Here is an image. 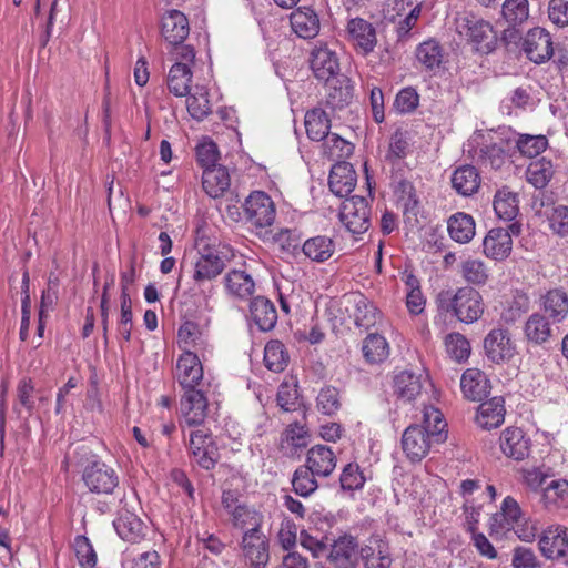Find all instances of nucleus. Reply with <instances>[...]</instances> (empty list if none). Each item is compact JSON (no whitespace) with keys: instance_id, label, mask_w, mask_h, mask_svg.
Masks as SVG:
<instances>
[{"instance_id":"nucleus-1","label":"nucleus","mask_w":568,"mask_h":568,"mask_svg":"<svg viewBox=\"0 0 568 568\" xmlns=\"http://www.w3.org/2000/svg\"><path fill=\"white\" fill-rule=\"evenodd\" d=\"M446 426L438 409H427L423 425H410L403 433L402 447L407 458L413 463L420 462L434 445L445 443L448 437Z\"/></svg>"},{"instance_id":"nucleus-2","label":"nucleus","mask_w":568,"mask_h":568,"mask_svg":"<svg viewBox=\"0 0 568 568\" xmlns=\"http://www.w3.org/2000/svg\"><path fill=\"white\" fill-rule=\"evenodd\" d=\"M436 303L439 311L449 313L466 324L478 321L484 313L481 294L471 286L442 291Z\"/></svg>"},{"instance_id":"nucleus-3","label":"nucleus","mask_w":568,"mask_h":568,"mask_svg":"<svg viewBox=\"0 0 568 568\" xmlns=\"http://www.w3.org/2000/svg\"><path fill=\"white\" fill-rule=\"evenodd\" d=\"M456 31L477 52L488 54L496 48L497 33L493 24L473 12H464L456 18Z\"/></svg>"},{"instance_id":"nucleus-4","label":"nucleus","mask_w":568,"mask_h":568,"mask_svg":"<svg viewBox=\"0 0 568 568\" xmlns=\"http://www.w3.org/2000/svg\"><path fill=\"white\" fill-rule=\"evenodd\" d=\"M275 205L271 196L263 191L252 192L244 203L246 222L256 230H264L275 221Z\"/></svg>"},{"instance_id":"nucleus-5","label":"nucleus","mask_w":568,"mask_h":568,"mask_svg":"<svg viewBox=\"0 0 568 568\" xmlns=\"http://www.w3.org/2000/svg\"><path fill=\"white\" fill-rule=\"evenodd\" d=\"M339 220L354 234L366 232L371 225L367 200L358 195L345 199L341 206Z\"/></svg>"},{"instance_id":"nucleus-6","label":"nucleus","mask_w":568,"mask_h":568,"mask_svg":"<svg viewBox=\"0 0 568 568\" xmlns=\"http://www.w3.org/2000/svg\"><path fill=\"white\" fill-rule=\"evenodd\" d=\"M82 479L91 493L112 494L119 485L116 471L100 460H93L85 466Z\"/></svg>"},{"instance_id":"nucleus-7","label":"nucleus","mask_w":568,"mask_h":568,"mask_svg":"<svg viewBox=\"0 0 568 568\" xmlns=\"http://www.w3.org/2000/svg\"><path fill=\"white\" fill-rule=\"evenodd\" d=\"M346 39L357 53L367 55L377 44L375 27L363 18H353L346 24Z\"/></svg>"},{"instance_id":"nucleus-8","label":"nucleus","mask_w":568,"mask_h":568,"mask_svg":"<svg viewBox=\"0 0 568 568\" xmlns=\"http://www.w3.org/2000/svg\"><path fill=\"white\" fill-rule=\"evenodd\" d=\"M244 557L253 568H265L270 561L268 540L260 528H248L242 537Z\"/></svg>"},{"instance_id":"nucleus-9","label":"nucleus","mask_w":568,"mask_h":568,"mask_svg":"<svg viewBox=\"0 0 568 568\" xmlns=\"http://www.w3.org/2000/svg\"><path fill=\"white\" fill-rule=\"evenodd\" d=\"M359 556L361 549L356 538L345 534L331 545L327 559L335 568H356Z\"/></svg>"},{"instance_id":"nucleus-10","label":"nucleus","mask_w":568,"mask_h":568,"mask_svg":"<svg viewBox=\"0 0 568 568\" xmlns=\"http://www.w3.org/2000/svg\"><path fill=\"white\" fill-rule=\"evenodd\" d=\"M181 414L189 427L203 424L207 415V398L201 389H186L181 398Z\"/></svg>"},{"instance_id":"nucleus-11","label":"nucleus","mask_w":568,"mask_h":568,"mask_svg":"<svg viewBox=\"0 0 568 568\" xmlns=\"http://www.w3.org/2000/svg\"><path fill=\"white\" fill-rule=\"evenodd\" d=\"M523 49L532 62H545L554 53L550 33L542 28L530 29L524 39Z\"/></svg>"},{"instance_id":"nucleus-12","label":"nucleus","mask_w":568,"mask_h":568,"mask_svg":"<svg viewBox=\"0 0 568 568\" xmlns=\"http://www.w3.org/2000/svg\"><path fill=\"white\" fill-rule=\"evenodd\" d=\"M365 568H390L393 558L389 545L378 535H373L361 548V556Z\"/></svg>"},{"instance_id":"nucleus-13","label":"nucleus","mask_w":568,"mask_h":568,"mask_svg":"<svg viewBox=\"0 0 568 568\" xmlns=\"http://www.w3.org/2000/svg\"><path fill=\"white\" fill-rule=\"evenodd\" d=\"M539 548L548 559L564 558L568 551V529L561 525L549 526L539 539Z\"/></svg>"},{"instance_id":"nucleus-14","label":"nucleus","mask_w":568,"mask_h":568,"mask_svg":"<svg viewBox=\"0 0 568 568\" xmlns=\"http://www.w3.org/2000/svg\"><path fill=\"white\" fill-rule=\"evenodd\" d=\"M541 314L552 324H559L568 317V293L559 287L547 291L540 296Z\"/></svg>"},{"instance_id":"nucleus-15","label":"nucleus","mask_w":568,"mask_h":568,"mask_svg":"<svg viewBox=\"0 0 568 568\" xmlns=\"http://www.w3.org/2000/svg\"><path fill=\"white\" fill-rule=\"evenodd\" d=\"M189 20L179 10H170L161 19V34L170 45L182 44L189 36Z\"/></svg>"},{"instance_id":"nucleus-16","label":"nucleus","mask_w":568,"mask_h":568,"mask_svg":"<svg viewBox=\"0 0 568 568\" xmlns=\"http://www.w3.org/2000/svg\"><path fill=\"white\" fill-rule=\"evenodd\" d=\"M225 266V261L217 251L202 253L194 263L192 278L197 286H201L217 277Z\"/></svg>"},{"instance_id":"nucleus-17","label":"nucleus","mask_w":568,"mask_h":568,"mask_svg":"<svg viewBox=\"0 0 568 568\" xmlns=\"http://www.w3.org/2000/svg\"><path fill=\"white\" fill-rule=\"evenodd\" d=\"M176 377L184 390L194 389L203 378V368L196 354L185 352L176 363Z\"/></svg>"},{"instance_id":"nucleus-18","label":"nucleus","mask_w":568,"mask_h":568,"mask_svg":"<svg viewBox=\"0 0 568 568\" xmlns=\"http://www.w3.org/2000/svg\"><path fill=\"white\" fill-rule=\"evenodd\" d=\"M487 357L494 363L509 359L514 354V347L507 329H491L484 341Z\"/></svg>"},{"instance_id":"nucleus-19","label":"nucleus","mask_w":568,"mask_h":568,"mask_svg":"<svg viewBox=\"0 0 568 568\" xmlns=\"http://www.w3.org/2000/svg\"><path fill=\"white\" fill-rule=\"evenodd\" d=\"M310 65L314 75L320 81L324 82L329 81L339 70V63L335 52L327 47L313 49Z\"/></svg>"},{"instance_id":"nucleus-20","label":"nucleus","mask_w":568,"mask_h":568,"mask_svg":"<svg viewBox=\"0 0 568 568\" xmlns=\"http://www.w3.org/2000/svg\"><path fill=\"white\" fill-rule=\"evenodd\" d=\"M484 254L495 261L508 257L513 248L509 231L503 227L491 229L483 241Z\"/></svg>"},{"instance_id":"nucleus-21","label":"nucleus","mask_w":568,"mask_h":568,"mask_svg":"<svg viewBox=\"0 0 568 568\" xmlns=\"http://www.w3.org/2000/svg\"><path fill=\"white\" fill-rule=\"evenodd\" d=\"M113 526L120 538L132 544L139 542L145 536L146 526L136 514L128 509L119 511Z\"/></svg>"},{"instance_id":"nucleus-22","label":"nucleus","mask_w":568,"mask_h":568,"mask_svg":"<svg viewBox=\"0 0 568 568\" xmlns=\"http://www.w3.org/2000/svg\"><path fill=\"white\" fill-rule=\"evenodd\" d=\"M460 388L467 399L480 402L489 394L490 384L484 372L468 368L462 375Z\"/></svg>"},{"instance_id":"nucleus-23","label":"nucleus","mask_w":568,"mask_h":568,"mask_svg":"<svg viewBox=\"0 0 568 568\" xmlns=\"http://www.w3.org/2000/svg\"><path fill=\"white\" fill-rule=\"evenodd\" d=\"M336 456L331 447L315 445L308 449L305 466L317 477H328L336 467Z\"/></svg>"},{"instance_id":"nucleus-24","label":"nucleus","mask_w":568,"mask_h":568,"mask_svg":"<svg viewBox=\"0 0 568 568\" xmlns=\"http://www.w3.org/2000/svg\"><path fill=\"white\" fill-rule=\"evenodd\" d=\"M329 190L337 196L348 195L356 185V172L348 162H338L331 169L328 176Z\"/></svg>"},{"instance_id":"nucleus-25","label":"nucleus","mask_w":568,"mask_h":568,"mask_svg":"<svg viewBox=\"0 0 568 568\" xmlns=\"http://www.w3.org/2000/svg\"><path fill=\"white\" fill-rule=\"evenodd\" d=\"M550 320L540 312L532 313L526 321L524 334L527 341L534 345H544L555 336V326Z\"/></svg>"},{"instance_id":"nucleus-26","label":"nucleus","mask_w":568,"mask_h":568,"mask_svg":"<svg viewBox=\"0 0 568 568\" xmlns=\"http://www.w3.org/2000/svg\"><path fill=\"white\" fill-rule=\"evenodd\" d=\"M293 31L303 39H313L320 32V19L308 7H300L290 16Z\"/></svg>"},{"instance_id":"nucleus-27","label":"nucleus","mask_w":568,"mask_h":568,"mask_svg":"<svg viewBox=\"0 0 568 568\" xmlns=\"http://www.w3.org/2000/svg\"><path fill=\"white\" fill-rule=\"evenodd\" d=\"M253 322L263 332L273 329L277 322V311L273 302L264 296H256L250 304Z\"/></svg>"},{"instance_id":"nucleus-28","label":"nucleus","mask_w":568,"mask_h":568,"mask_svg":"<svg viewBox=\"0 0 568 568\" xmlns=\"http://www.w3.org/2000/svg\"><path fill=\"white\" fill-rule=\"evenodd\" d=\"M505 400L500 396H496L479 405L476 420L484 429L499 427L505 419Z\"/></svg>"},{"instance_id":"nucleus-29","label":"nucleus","mask_w":568,"mask_h":568,"mask_svg":"<svg viewBox=\"0 0 568 568\" xmlns=\"http://www.w3.org/2000/svg\"><path fill=\"white\" fill-rule=\"evenodd\" d=\"M500 449L506 456L523 460L529 454L528 439L520 428H507L500 436Z\"/></svg>"},{"instance_id":"nucleus-30","label":"nucleus","mask_w":568,"mask_h":568,"mask_svg":"<svg viewBox=\"0 0 568 568\" xmlns=\"http://www.w3.org/2000/svg\"><path fill=\"white\" fill-rule=\"evenodd\" d=\"M541 503L547 510L568 509V480L554 479L542 488Z\"/></svg>"},{"instance_id":"nucleus-31","label":"nucleus","mask_w":568,"mask_h":568,"mask_svg":"<svg viewBox=\"0 0 568 568\" xmlns=\"http://www.w3.org/2000/svg\"><path fill=\"white\" fill-rule=\"evenodd\" d=\"M231 184L230 174L227 169L222 165H216L203 171L202 185L207 195L213 199L222 196L229 190Z\"/></svg>"},{"instance_id":"nucleus-32","label":"nucleus","mask_w":568,"mask_h":568,"mask_svg":"<svg viewBox=\"0 0 568 568\" xmlns=\"http://www.w3.org/2000/svg\"><path fill=\"white\" fill-rule=\"evenodd\" d=\"M453 189L463 196L476 193L480 186V176L473 165H463L456 169L452 175Z\"/></svg>"},{"instance_id":"nucleus-33","label":"nucleus","mask_w":568,"mask_h":568,"mask_svg":"<svg viewBox=\"0 0 568 568\" xmlns=\"http://www.w3.org/2000/svg\"><path fill=\"white\" fill-rule=\"evenodd\" d=\"M335 246V242L332 237L326 235H316L307 239L303 243L302 251L311 261L323 263L333 256Z\"/></svg>"},{"instance_id":"nucleus-34","label":"nucleus","mask_w":568,"mask_h":568,"mask_svg":"<svg viewBox=\"0 0 568 568\" xmlns=\"http://www.w3.org/2000/svg\"><path fill=\"white\" fill-rule=\"evenodd\" d=\"M348 302L354 306L353 317L357 327L369 329L376 324L378 317L377 308L368 298L364 295L355 294L348 298Z\"/></svg>"},{"instance_id":"nucleus-35","label":"nucleus","mask_w":568,"mask_h":568,"mask_svg":"<svg viewBox=\"0 0 568 568\" xmlns=\"http://www.w3.org/2000/svg\"><path fill=\"white\" fill-rule=\"evenodd\" d=\"M447 230L455 242L468 243L475 236V220L467 213L457 212L448 219Z\"/></svg>"},{"instance_id":"nucleus-36","label":"nucleus","mask_w":568,"mask_h":568,"mask_svg":"<svg viewBox=\"0 0 568 568\" xmlns=\"http://www.w3.org/2000/svg\"><path fill=\"white\" fill-rule=\"evenodd\" d=\"M226 291L233 297L248 298L255 288V283L250 274L243 270H232L224 277Z\"/></svg>"},{"instance_id":"nucleus-37","label":"nucleus","mask_w":568,"mask_h":568,"mask_svg":"<svg viewBox=\"0 0 568 568\" xmlns=\"http://www.w3.org/2000/svg\"><path fill=\"white\" fill-rule=\"evenodd\" d=\"M518 194L508 186L498 190L494 196V210L496 215L504 221H513L519 213Z\"/></svg>"},{"instance_id":"nucleus-38","label":"nucleus","mask_w":568,"mask_h":568,"mask_svg":"<svg viewBox=\"0 0 568 568\" xmlns=\"http://www.w3.org/2000/svg\"><path fill=\"white\" fill-rule=\"evenodd\" d=\"M422 392L420 376L404 371L394 377V394L403 402L414 400Z\"/></svg>"},{"instance_id":"nucleus-39","label":"nucleus","mask_w":568,"mask_h":568,"mask_svg":"<svg viewBox=\"0 0 568 568\" xmlns=\"http://www.w3.org/2000/svg\"><path fill=\"white\" fill-rule=\"evenodd\" d=\"M192 72L183 62H175L168 74V88L176 97H186L190 93Z\"/></svg>"},{"instance_id":"nucleus-40","label":"nucleus","mask_w":568,"mask_h":568,"mask_svg":"<svg viewBox=\"0 0 568 568\" xmlns=\"http://www.w3.org/2000/svg\"><path fill=\"white\" fill-rule=\"evenodd\" d=\"M305 129L307 136L313 141H322L329 134L331 121L326 112L315 108L305 114Z\"/></svg>"},{"instance_id":"nucleus-41","label":"nucleus","mask_w":568,"mask_h":568,"mask_svg":"<svg viewBox=\"0 0 568 568\" xmlns=\"http://www.w3.org/2000/svg\"><path fill=\"white\" fill-rule=\"evenodd\" d=\"M362 352L367 363L378 364L388 357L389 346L384 336L379 334H369L363 341Z\"/></svg>"},{"instance_id":"nucleus-42","label":"nucleus","mask_w":568,"mask_h":568,"mask_svg":"<svg viewBox=\"0 0 568 568\" xmlns=\"http://www.w3.org/2000/svg\"><path fill=\"white\" fill-rule=\"evenodd\" d=\"M527 181L536 189H544L554 175V166L550 160L545 158L532 161L526 171Z\"/></svg>"},{"instance_id":"nucleus-43","label":"nucleus","mask_w":568,"mask_h":568,"mask_svg":"<svg viewBox=\"0 0 568 568\" xmlns=\"http://www.w3.org/2000/svg\"><path fill=\"white\" fill-rule=\"evenodd\" d=\"M443 48L436 40H427L416 49L417 61L427 70L438 68L443 62Z\"/></svg>"},{"instance_id":"nucleus-44","label":"nucleus","mask_w":568,"mask_h":568,"mask_svg":"<svg viewBox=\"0 0 568 568\" xmlns=\"http://www.w3.org/2000/svg\"><path fill=\"white\" fill-rule=\"evenodd\" d=\"M462 277L469 284L483 286L487 283L489 273L486 264L476 258H467L459 265Z\"/></svg>"},{"instance_id":"nucleus-45","label":"nucleus","mask_w":568,"mask_h":568,"mask_svg":"<svg viewBox=\"0 0 568 568\" xmlns=\"http://www.w3.org/2000/svg\"><path fill=\"white\" fill-rule=\"evenodd\" d=\"M288 354L280 341H270L264 348V364L275 373L283 372L288 364Z\"/></svg>"},{"instance_id":"nucleus-46","label":"nucleus","mask_w":568,"mask_h":568,"mask_svg":"<svg viewBox=\"0 0 568 568\" xmlns=\"http://www.w3.org/2000/svg\"><path fill=\"white\" fill-rule=\"evenodd\" d=\"M316 474H313L305 465L300 466L293 474V490L301 497L311 496L318 487Z\"/></svg>"},{"instance_id":"nucleus-47","label":"nucleus","mask_w":568,"mask_h":568,"mask_svg":"<svg viewBox=\"0 0 568 568\" xmlns=\"http://www.w3.org/2000/svg\"><path fill=\"white\" fill-rule=\"evenodd\" d=\"M501 13L510 26L521 24L529 16L528 0H505Z\"/></svg>"},{"instance_id":"nucleus-48","label":"nucleus","mask_w":568,"mask_h":568,"mask_svg":"<svg viewBox=\"0 0 568 568\" xmlns=\"http://www.w3.org/2000/svg\"><path fill=\"white\" fill-rule=\"evenodd\" d=\"M516 146L523 155L535 158L547 149L548 140L545 135L521 134L516 141Z\"/></svg>"},{"instance_id":"nucleus-49","label":"nucleus","mask_w":568,"mask_h":568,"mask_svg":"<svg viewBox=\"0 0 568 568\" xmlns=\"http://www.w3.org/2000/svg\"><path fill=\"white\" fill-rule=\"evenodd\" d=\"M186 104L190 115L197 121H202L211 113L207 92L203 88L197 89L195 93L191 94L186 99Z\"/></svg>"},{"instance_id":"nucleus-50","label":"nucleus","mask_w":568,"mask_h":568,"mask_svg":"<svg viewBox=\"0 0 568 568\" xmlns=\"http://www.w3.org/2000/svg\"><path fill=\"white\" fill-rule=\"evenodd\" d=\"M446 352L457 362L466 361L470 354L469 342L459 333H452L445 338Z\"/></svg>"},{"instance_id":"nucleus-51","label":"nucleus","mask_w":568,"mask_h":568,"mask_svg":"<svg viewBox=\"0 0 568 568\" xmlns=\"http://www.w3.org/2000/svg\"><path fill=\"white\" fill-rule=\"evenodd\" d=\"M317 409L325 415L335 414L341 407L339 393L333 386L323 387L316 398Z\"/></svg>"},{"instance_id":"nucleus-52","label":"nucleus","mask_w":568,"mask_h":568,"mask_svg":"<svg viewBox=\"0 0 568 568\" xmlns=\"http://www.w3.org/2000/svg\"><path fill=\"white\" fill-rule=\"evenodd\" d=\"M352 98L353 88L347 80H343L339 87H329L326 95V104L333 110L342 109L351 102Z\"/></svg>"},{"instance_id":"nucleus-53","label":"nucleus","mask_w":568,"mask_h":568,"mask_svg":"<svg viewBox=\"0 0 568 568\" xmlns=\"http://www.w3.org/2000/svg\"><path fill=\"white\" fill-rule=\"evenodd\" d=\"M230 517L233 526L236 528L248 529L260 528L261 526V518L258 514L254 509H251L244 504L236 508V510H233L230 514Z\"/></svg>"},{"instance_id":"nucleus-54","label":"nucleus","mask_w":568,"mask_h":568,"mask_svg":"<svg viewBox=\"0 0 568 568\" xmlns=\"http://www.w3.org/2000/svg\"><path fill=\"white\" fill-rule=\"evenodd\" d=\"M365 477L357 464H347L341 474L339 483L343 490L354 491L362 489L365 484Z\"/></svg>"},{"instance_id":"nucleus-55","label":"nucleus","mask_w":568,"mask_h":568,"mask_svg":"<svg viewBox=\"0 0 568 568\" xmlns=\"http://www.w3.org/2000/svg\"><path fill=\"white\" fill-rule=\"evenodd\" d=\"M74 551L77 559L82 568H94L97 565V554L93 546L85 536H77L74 539Z\"/></svg>"},{"instance_id":"nucleus-56","label":"nucleus","mask_w":568,"mask_h":568,"mask_svg":"<svg viewBox=\"0 0 568 568\" xmlns=\"http://www.w3.org/2000/svg\"><path fill=\"white\" fill-rule=\"evenodd\" d=\"M273 241L282 252L295 254L300 248L301 234L295 229H281L273 235Z\"/></svg>"},{"instance_id":"nucleus-57","label":"nucleus","mask_w":568,"mask_h":568,"mask_svg":"<svg viewBox=\"0 0 568 568\" xmlns=\"http://www.w3.org/2000/svg\"><path fill=\"white\" fill-rule=\"evenodd\" d=\"M307 443L308 432L303 425L298 423L290 424L282 435V445L284 446V444H287L295 450L306 447Z\"/></svg>"},{"instance_id":"nucleus-58","label":"nucleus","mask_w":568,"mask_h":568,"mask_svg":"<svg viewBox=\"0 0 568 568\" xmlns=\"http://www.w3.org/2000/svg\"><path fill=\"white\" fill-rule=\"evenodd\" d=\"M549 226L551 231L561 236H568V206L557 205L554 206L548 214Z\"/></svg>"},{"instance_id":"nucleus-59","label":"nucleus","mask_w":568,"mask_h":568,"mask_svg":"<svg viewBox=\"0 0 568 568\" xmlns=\"http://www.w3.org/2000/svg\"><path fill=\"white\" fill-rule=\"evenodd\" d=\"M419 102V95L414 88L402 89L395 98L394 108L399 113H410L417 106Z\"/></svg>"},{"instance_id":"nucleus-60","label":"nucleus","mask_w":568,"mask_h":568,"mask_svg":"<svg viewBox=\"0 0 568 568\" xmlns=\"http://www.w3.org/2000/svg\"><path fill=\"white\" fill-rule=\"evenodd\" d=\"M191 456L193 463L205 470L213 469L220 459L219 448L215 443L206 445V448L203 449L197 448Z\"/></svg>"},{"instance_id":"nucleus-61","label":"nucleus","mask_w":568,"mask_h":568,"mask_svg":"<svg viewBox=\"0 0 568 568\" xmlns=\"http://www.w3.org/2000/svg\"><path fill=\"white\" fill-rule=\"evenodd\" d=\"M398 201L403 202L405 212L413 211L418 204L415 187L408 180L402 179L395 186Z\"/></svg>"},{"instance_id":"nucleus-62","label":"nucleus","mask_w":568,"mask_h":568,"mask_svg":"<svg viewBox=\"0 0 568 568\" xmlns=\"http://www.w3.org/2000/svg\"><path fill=\"white\" fill-rule=\"evenodd\" d=\"M217 145L213 141L204 142L196 148V158L204 170L216 166L219 160Z\"/></svg>"},{"instance_id":"nucleus-63","label":"nucleus","mask_w":568,"mask_h":568,"mask_svg":"<svg viewBox=\"0 0 568 568\" xmlns=\"http://www.w3.org/2000/svg\"><path fill=\"white\" fill-rule=\"evenodd\" d=\"M514 568H540L535 552L526 547H516L511 559Z\"/></svg>"},{"instance_id":"nucleus-64","label":"nucleus","mask_w":568,"mask_h":568,"mask_svg":"<svg viewBox=\"0 0 568 568\" xmlns=\"http://www.w3.org/2000/svg\"><path fill=\"white\" fill-rule=\"evenodd\" d=\"M549 19L557 26L568 24V0H550L548 7Z\"/></svg>"}]
</instances>
